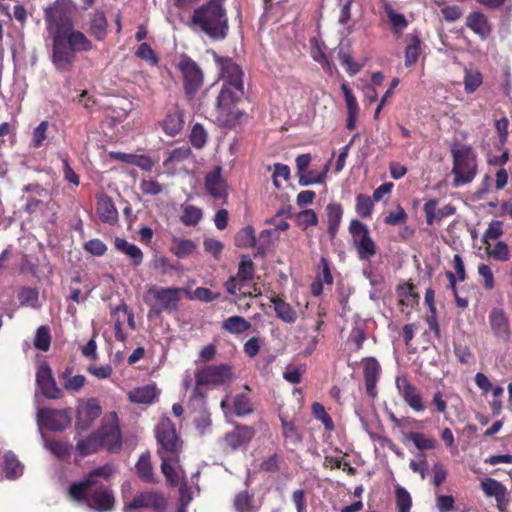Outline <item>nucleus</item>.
I'll return each instance as SVG.
<instances>
[{"instance_id": "f257e3e1", "label": "nucleus", "mask_w": 512, "mask_h": 512, "mask_svg": "<svg viewBox=\"0 0 512 512\" xmlns=\"http://www.w3.org/2000/svg\"><path fill=\"white\" fill-rule=\"evenodd\" d=\"M44 20L52 40L51 61L56 70L71 69L77 52L92 50L93 44L80 30L75 29L70 1L57 0L44 10Z\"/></svg>"}, {"instance_id": "f03ea898", "label": "nucleus", "mask_w": 512, "mask_h": 512, "mask_svg": "<svg viewBox=\"0 0 512 512\" xmlns=\"http://www.w3.org/2000/svg\"><path fill=\"white\" fill-rule=\"evenodd\" d=\"M111 474L112 468L108 465L93 470L83 481L70 486V497L95 511L111 510L114 497L108 487L98 480L99 477L107 478Z\"/></svg>"}, {"instance_id": "7ed1b4c3", "label": "nucleus", "mask_w": 512, "mask_h": 512, "mask_svg": "<svg viewBox=\"0 0 512 512\" xmlns=\"http://www.w3.org/2000/svg\"><path fill=\"white\" fill-rule=\"evenodd\" d=\"M187 26L212 40H224L229 30L225 0H209L195 8Z\"/></svg>"}, {"instance_id": "20e7f679", "label": "nucleus", "mask_w": 512, "mask_h": 512, "mask_svg": "<svg viewBox=\"0 0 512 512\" xmlns=\"http://www.w3.org/2000/svg\"><path fill=\"white\" fill-rule=\"evenodd\" d=\"M156 439L161 457V470L171 485H178L183 479V471L176 467L179 459L180 442L174 424L169 418H162L156 426Z\"/></svg>"}, {"instance_id": "39448f33", "label": "nucleus", "mask_w": 512, "mask_h": 512, "mask_svg": "<svg viewBox=\"0 0 512 512\" xmlns=\"http://www.w3.org/2000/svg\"><path fill=\"white\" fill-rule=\"evenodd\" d=\"M220 68L219 79L222 87L216 101L218 112L232 113L234 105L244 95L243 71L238 64L230 58H218Z\"/></svg>"}, {"instance_id": "423d86ee", "label": "nucleus", "mask_w": 512, "mask_h": 512, "mask_svg": "<svg viewBox=\"0 0 512 512\" xmlns=\"http://www.w3.org/2000/svg\"><path fill=\"white\" fill-rule=\"evenodd\" d=\"M451 154L453 187L459 188L472 182L477 174L476 154L473 149L470 146L455 143L451 146Z\"/></svg>"}, {"instance_id": "0eeeda50", "label": "nucleus", "mask_w": 512, "mask_h": 512, "mask_svg": "<svg viewBox=\"0 0 512 512\" xmlns=\"http://www.w3.org/2000/svg\"><path fill=\"white\" fill-rule=\"evenodd\" d=\"M196 387L191 401L199 407L204 404V396L200 387L204 385H222L231 380L232 372L228 365L208 366L196 373Z\"/></svg>"}, {"instance_id": "6e6552de", "label": "nucleus", "mask_w": 512, "mask_h": 512, "mask_svg": "<svg viewBox=\"0 0 512 512\" xmlns=\"http://www.w3.org/2000/svg\"><path fill=\"white\" fill-rule=\"evenodd\" d=\"M176 67L182 75L185 94L189 98H193L198 93L204 82V73L202 69L186 54H181L178 57Z\"/></svg>"}, {"instance_id": "1a4fd4ad", "label": "nucleus", "mask_w": 512, "mask_h": 512, "mask_svg": "<svg viewBox=\"0 0 512 512\" xmlns=\"http://www.w3.org/2000/svg\"><path fill=\"white\" fill-rule=\"evenodd\" d=\"M21 201L24 202V210L33 214L42 211L50 203L51 194L41 185L30 183L22 188Z\"/></svg>"}, {"instance_id": "9d476101", "label": "nucleus", "mask_w": 512, "mask_h": 512, "mask_svg": "<svg viewBox=\"0 0 512 512\" xmlns=\"http://www.w3.org/2000/svg\"><path fill=\"white\" fill-rule=\"evenodd\" d=\"M182 292L183 289L181 288H150L148 294L157 301V305L151 309L150 313L155 312L158 314L162 310L169 313L176 311Z\"/></svg>"}, {"instance_id": "9b49d317", "label": "nucleus", "mask_w": 512, "mask_h": 512, "mask_svg": "<svg viewBox=\"0 0 512 512\" xmlns=\"http://www.w3.org/2000/svg\"><path fill=\"white\" fill-rule=\"evenodd\" d=\"M37 422L40 427L51 431H62L70 425L69 415L62 410L41 408L37 412Z\"/></svg>"}, {"instance_id": "f8f14e48", "label": "nucleus", "mask_w": 512, "mask_h": 512, "mask_svg": "<svg viewBox=\"0 0 512 512\" xmlns=\"http://www.w3.org/2000/svg\"><path fill=\"white\" fill-rule=\"evenodd\" d=\"M98 434L102 442V446L110 451H116L121 446V434L117 426L116 413H110L104 418L103 425L99 429Z\"/></svg>"}, {"instance_id": "ddd939ff", "label": "nucleus", "mask_w": 512, "mask_h": 512, "mask_svg": "<svg viewBox=\"0 0 512 512\" xmlns=\"http://www.w3.org/2000/svg\"><path fill=\"white\" fill-rule=\"evenodd\" d=\"M205 189L215 200L225 203L228 197V184L222 176V167L216 166L205 176Z\"/></svg>"}, {"instance_id": "4468645a", "label": "nucleus", "mask_w": 512, "mask_h": 512, "mask_svg": "<svg viewBox=\"0 0 512 512\" xmlns=\"http://www.w3.org/2000/svg\"><path fill=\"white\" fill-rule=\"evenodd\" d=\"M151 508L155 512H163L166 508L165 498L156 492H142L136 495L133 500L125 506L126 512H133L136 509Z\"/></svg>"}, {"instance_id": "2eb2a0df", "label": "nucleus", "mask_w": 512, "mask_h": 512, "mask_svg": "<svg viewBox=\"0 0 512 512\" xmlns=\"http://www.w3.org/2000/svg\"><path fill=\"white\" fill-rule=\"evenodd\" d=\"M102 413V409L98 401L94 398L79 401L77 407V428L86 430L91 423L96 420Z\"/></svg>"}, {"instance_id": "dca6fc26", "label": "nucleus", "mask_w": 512, "mask_h": 512, "mask_svg": "<svg viewBox=\"0 0 512 512\" xmlns=\"http://www.w3.org/2000/svg\"><path fill=\"white\" fill-rule=\"evenodd\" d=\"M396 387L406 404L411 409L416 412H422L425 410V405L420 392L406 378L397 377Z\"/></svg>"}, {"instance_id": "f3484780", "label": "nucleus", "mask_w": 512, "mask_h": 512, "mask_svg": "<svg viewBox=\"0 0 512 512\" xmlns=\"http://www.w3.org/2000/svg\"><path fill=\"white\" fill-rule=\"evenodd\" d=\"M36 382L42 394L50 399H58L61 390L57 387L52 371L46 363L39 365L36 372Z\"/></svg>"}, {"instance_id": "a211bd4d", "label": "nucleus", "mask_w": 512, "mask_h": 512, "mask_svg": "<svg viewBox=\"0 0 512 512\" xmlns=\"http://www.w3.org/2000/svg\"><path fill=\"white\" fill-rule=\"evenodd\" d=\"M255 435L252 426L237 424L235 429L225 435L226 444L233 450L247 445Z\"/></svg>"}, {"instance_id": "6ab92c4d", "label": "nucleus", "mask_w": 512, "mask_h": 512, "mask_svg": "<svg viewBox=\"0 0 512 512\" xmlns=\"http://www.w3.org/2000/svg\"><path fill=\"white\" fill-rule=\"evenodd\" d=\"M363 372L367 394L374 398L377 395L376 384L380 374V365L375 358H367L363 361Z\"/></svg>"}, {"instance_id": "aec40b11", "label": "nucleus", "mask_w": 512, "mask_h": 512, "mask_svg": "<svg viewBox=\"0 0 512 512\" xmlns=\"http://www.w3.org/2000/svg\"><path fill=\"white\" fill-rule=\"evenodd\" d=\"M489 323L494 334L507 341L510 337L509 321L505 312L500 308H494L489 314Z\"/></svg>"}, {"instance_id": "412c9836", "label": "nucleus", "mask_w": 512, "mask_h": 512, "mask_svg": "<svg viewBox=\"0 0 512 512\" xmlns=\"http://www.w3.org/2000/svg\"><path fill=\"white\" fill-rule=\"evenodd\" d=\"M115 248L125 254L134 266H138L143 261V253L141 249L133 243L122 238H116L114 241Z\"/></svg>"}, {"instance_id": "4be33fe9", "label": "nucleus", "mask_w": 512, "mask_h": 512, "mask_svg": "<svg viewBox=\"0 0 512 512\" xmlns=\"http://www.w3.org/2000/svg\"><path fill=\"white\" fill-rule=\"evenodd\" d=\"M341 90L344 94L345 103L347 107V126L346 128H354L356 125V119L359 112V107L355 96L353 95L348 84L343 83Z\"/></svg>"}, {"instance_id": "5701e85b", "label": "nucleus", "mask_w": 512, "mask_h": 512, "mask_svg": "<svg viewBox=\"0 0 512 512\" xmlns=\"http://www.w3.org/2000/svg\"><path fill=\"white\" fill-rule=\"evenodd\" d=\"M108 22L104 12L95 11L90 15L89 32L97 40H104L107 35Z\"/></svg>"}, {"instance_id": "b1692460", "label": "nucleus", "mask_w": 512, "mask_h": 512, "mask_svg": "<svg viewBox=\"0 0 512 512\" xmlns=\"http://www.w3.org/2000/svg\"><path fill=\"white\" fill-rule=\"evenodd\" d=\"M158 395L154 384L145 385L131 390L128 394L129 400L133 403L150 404Z\"/></svg>"}, {"instance_id": "393cba45", "label": "nucleus", "mask_w": 512, "mask_h": 512, "mask_svg": "<svg viewBox=\"0 0 512 512\" xmlns=\"http://www.w3.org/2000/svg\"><path fill=\"white\" fill-rule=\"evenodd\" d=\"M96 212L102 222L113 223L117 219V210L112 200L107 196H101L98 199Z\"/></svg>"}, {"instance_id": "a878e982", "label": "nucleus", "mask_w": 512, "mask_h": 512, "mask_svg": "<svg viewBox=\"0 0 512 512\" xmlns=\"http://www.w3.org/2000/svg\"><path fill=\"white\" fill-rule=\"evenodd\" d=\"M326 213L328 220V233L330 234L331 238H334L341 223L343 210L340 204L330 203L326 207Z\"/></svg>"}, {"instance_id": "bb28decb", "label": "nucleus", "mask_w": 512, "mask_h": 512, "mask_svg": "<svg viewBox=\"0 0 512 512\" xmlns=\"http://www.w3.org/2000/svg\"><path fill=\"white\" fill-rule=\"evenodd\" d=\"M244 392L233 398V410L238 417L249 415L253 412L252 402L249 398V387H244Z\"/></svg>"}, {"instance_id": "cd10ccee", "label": "nucleus", "mask_w": 512, "mask_h": 512, "mask_svg": "<svg viewBox=\"0 0 512 512\" xmlns=\"http://www.w3.org/2000/svg\"><path fill=\"white\" fill-rule=\"evenodd\" d=\"M467 26L483 38L487 37L491 31L487 18L479 12H474L468 16Z\"/></svg>"}, {"instance_id": "c85d7f7f", "label": "nucleus", "mask_w": 512, "mask_h": 512, "mask_svg": "<svg viewBox=\"0 0 512 512\" xmlns=\"http://www.w3.org/2000/svg\"><path fill=\"white\" fill-rule=\"evenodd\" d=\"M98 431L86 437L85 439H78L76 449L81 456H86L98 451L102 447Z\"/></svg>"}, {"instance_id": "c756f323", "label": "nucleus", "mask_w": 512, "mask_h": 512, "mask_svg": "<svg viewBox=\"0 0 512 512\" xmlns=\"http://www.w3.org/2000/svg\"><path fill=\"white\" fill-rule=\"evenodd\" d=\"M483 77L480 71L473 67H465L464 69V89L466 93L475 92L482 84Z\"/></svg>"}, {"instance_id": "7c9ffc66", "label": "nucleus", "mask_w": 512, "mask_h": 512, "mask_svg": "<svg viewBox=\"0 0 512 512\" xmlns=\"http://www.w3.org/2000/svg\"><path fill=\"white\" fill-rule=\"evenodd\" d=\"M196 248V243L190 239L173 238L170 250L178 258H185L191 255Z\"/></svg>"}, {"instance_id": "2f4dec72", "label": "nucleus", "mask_w": 512, "mask_h": 512, "mask_svg": "<svg viewBox=\"0 0 512 512\" xmlns=\"http://www.w3.org/2000/svg\"><path fill=\"white\" fill-rule=\"evenodd\" d=\"M349 233L352 236L353 244L355 247L371 239L367 225L357 219H354L350 222Z\"/></svg>"}, {"instance_id": "473e14b6", "label": "nucleus", "mask_w": 512, "mask_h": 512, "mask_svg": "<svg viewBox=\"0 0 512 512\" xmlns=\"http://www.w3.org/2000/svg\"><path fill=\"white\" fill-rule=\"evenodd\" d=\"M274 310L278 318L286 323H294L297 319L296 311L278 297L272 299Z\"/></svg>"}, {"instance_id": "72a5a7b5", "label": "nucleus", "mask_w": 512, "mask_h": 512, "mask_svg": "<svg viewBox=\"0 0 512 512\" xmlns=\"http://www.w3.org/2000/svg\"><path fill=\"white\" fill-rule=\"evenodd\" d=\"M330 161L324 166L321 172L316 171H305L298 175L299 184L301 186H310L313 184H322L326 180L327 173L329 171Z\"/></svg>"}, {"instance_id": "f704fd0d", "label": "nucleus", "mask_w": 512, "mask_h": 512, "mask_svg": "<svg viewBox=\"0 0 512 512\" xmlns=\"http://www.w3.org/2000/svg\"><path fill=\"white\" fill-rule=\"evenodd\" d=\"M4 473L8 479H16L23 474V466L12 452L4 455Z\"/></svg>"}, {"instance_id": "c9c22d12", "label": "nucleus", "mask_w": 512, "mask_h": 512, "mask_svg": "<svg viewBox=\"0 0 512 512\" xmlns=\"http://www.w3.org/2000/svg\"><path fill=\"white\" fill-rule=\"evenodd\" d=\"M136 470L138 476L145 482L154 483L155 478L152 470V466L150 463V455L149 453H144L140 456L137 464Z\"/></svg>"}, {"instance_id": "e433bc0d", "label": "nucleus", "mask_w": 512, "mask_h": 512, "mask_svg": "<svg viewBox=\"0 0 512 512\" xmlns=\"http://www.w3.org/2000/svg\"><path fill=\"white\" fill-rule=\"evenodd\" d=\"M481 489L487 497H499L508 494L506 487L493 478H487L481 482Z\"/></svg>"}, {"instance_id": "4c0bfd02", "label": "nucleus", "mask_w": 512, "mask_h": 512, "mask_svg": "<svg viewBox=\"0 0 512 512\" xmlns=\"http://www.w3.org/2000/svg\"><path fill=\"white\" fill-rule=\"evenodd\" d=\"M250 323L241 316H232L223 322V328L232 333L239 334L250 328Z\"/></svg>"}, {"instance_id": "58836bf2", "label": "nucleus", "mask_w": 512, "mask_h": 512, "mask_svg": "<svg viewBox=\"0 0 512 512\" xmlns=\"http://www.w3.org/2000/svg\"><path fill=\"white\" fill-rule=\"evenodd\" d=\"M237 279L241 285H244L248 281H251L254 277V263L248 256L241 258L239 269L237 273Z\"/></svg>"}, {"instance_id": "ea45409f", "label": "nucleus", "mask_w": 512, "mask_h": 512, "mask_svg": "<svg viewBox=\"0 0 512 512\" xmlns=\"http://www.w3.org/2000/svg\"><path fill=\"white\" fill-rule=\"evenodd\" d=\"M184 123L182 110L178 106H172L163 120V128H180Z\"/></svg>"}, {"instance_id": "a19ab883", "label": "nucleus", "mask_w": 512, "mask_h": 512, "mask_svg": "<svg viewBox=\"0 0 512 512\" xmlns=\"http://www.w3.org/2000/svg\"><path fill=\"white\" fill-rule=\"evenodd\" d=\"M407 439L412 441L418 450H432L436 448V440L423 433L411 432L407 434Z\"/></svg>"}, {"instance_id": "79ce46f5", "label": "nucleus", "mask_w": 512, "mask_h": 512, "mask_svg": "<svg viewBox=\"0 0 512 512\" xmlns=\"http://www.w3.org/2000/svg\"><path fill=\"white\" fill-rule=\"evenodd\" d=\"M354 0H338V6L340 8L339 23L344 26L346 35L352 33V28L348 25L351 20V4Z\"/></svg>"}, {"instance_id": "37998d69", "label": "nucleus", "mask_w": 512, "mask_h": 512, "mask_svg": "<svg viewBox=\"0 0 512 512\" xmlns=\"http://www.w3.org/2000/svg\"><path fill=\"white\" fill-rule=\"evenodd\" d=\"M202 218V210L193 205H186L183 207V214L181 216V221L186 226H194L198 224V222Z\"/></svg>"}, {"instance_id": "c03bdc74", "label": "nucleus", "mask_w": 512, "mask_h": 512, "mask_svg": "<svg viewBox=\"0 0 512 512\" xmlns=\"http://www.w3.org/2000/svg\"><path fill=\"white\" fill-rule=\"evenodd\" d=\"M280 420L282 423L283 436L285 441L292 445L298 444L301 441V437L295 427L294 422L288 421L282 416H280Z\"/></svg>"}, {"instance_id": "a18cd8bd", "label": "nucleus", "mask_w": 512, "mask_h": 512, "mask_svg": "<svg viewBox=\"0 0 512 512\" xmlns=\"http://www.w3.org/2000/svg\"><path fill=\"white\" fill-rule=\"evenodd\" d=\"M374 202L375 201L373 200V198L363 194H359L356 197L355 206L357 214L362 218L369 217L372 213Z\"/></svg>"}, {"instance_id": "49530a36", "label": "nucleus", "mask_w": 512, "mask_h": 512, "mask_svg": "<svg viewBox=\"0 0 512 512\" xmlns=\"http://www.w3.org/2000/svg\"><path fill=\"white\" fill-rule=\"evenodd\" d=\"M62 377L65 380L63 386L65 390L69 392L79 391L84 386L86 381L83 375L70 376V372L68 370L62 374Z\"/></svg>"}, {"instance_id": "de8ad7c7", "label": "nucleus", "mask_w": 512, "mask_h": 512, "mask_svg": "<svg viewBox=\"0 0 512 512\" xmlns=\"http://www.w3.org/2000/svg\"><path fill=\"white\" fill-rule=\"evenodd\" d=\"M358 258L362 261H369L377 253V246L374 240L371 238L366 242L356 246Z\"/></svg>"}, {"instance_id": "09e8293b", "label": "nucleus", "mask_w": 512, "mask_h": 512, "mask_svg": "<svg viewBox=\"0 0 512 512\" xmlns=\"http://www.w3.org/2000/svg\"><path fill=\"white\" fill-rule=\"evenodd\" d=\"M39 293L36 289L33 288H24L19 293V301L21 305L28 306L32 308H37L40 306L38 302Z\"/></svg>"}, {"instance_id": "8fccbe9b", "label": "nucleus", "mask_w": 512, "mask_h": 512, "mask_svg": "<svg viewBox=\"0 0 512 512\" xmlns=\"http://www.w3.org/2000/svg\"><path fill=\"white\" fill-rule=\"evenodd\" d=\"M503 234V223L498 220H493L489 223L488 228L483 234L482 241L484 244L489 245V240H495Z\"/></svg>"}, {"instance_id": "3c124183", "label": "nucleus", "mask_w": 512, "mask_h": 512, "mask_svg": "<svg viewBox=\"0 0 512 512\" xmlns=\"http://www.w3.org/2000/svg\"><path fill=\"white\" fill-rule=\"evenodd\" d=\"M255 242V233L252 227L243 228L235 239V243L238 247H253Z\"/></svg>"}, {"instance_id": "603ef678", "label": "nucleus", "mask_w": 512, "mask_h": 512, "mask_svg": "<svg viewBox=\"0 0 512 512\" xmlns=\"http://www.w3.org/2000/svg\"><path fill=\"white\" fill-rule=\"evenodd\" d=\"M420 41L417 37H412L405 50V65L412 66L416 63L419 56Z\"/></svg>"}, {"instance_id": "864d4df0", "label": "nucleus", "mask_w": 512, "mask_h": 512, "mask_svg": "<svg viewBox=\"0 0 512 512\" xmlns=\"http://www.w3.org/2000/svg\"><path fill=\"white\" fill-rule=\"evenodd\" d=\"M312 412L314 417L321 421L328 431H332L334 429L333 421L322 404L318 402L313 403Z\"/></svg>"}, {"instance_id": "5fc2aeb1", "label": "nucleus", "mask_w": 512, "mask_h": 512, "mask_svg": "<svg viewBox=\"0 0 512 512\" xmlns=\"http://www.w3.org/2000/svg\"><path fill=\"white\" fill-rule=\"evenodd\" d=\"M396 504L398 512H409L412 506V499L409 492L403 487L396 489Z\"/></svg>"}, {"instance_id": "6e6d98bb", "label": "nucleus", "mask_w": 512, "mask_h": 512, "mask_svg": "<svg viewBox=\"0 0 512 512\" xmlns=\"http://www.w3.org/2000/svg\"><path fill=\"white\" fill-rule=\"evenodd\" d=\"M51 337L49 329L45 326H41L37 329L34 345L37 349L47 351L50 347Z\"/></svg>"}, {"instance_id": "4d7b16f0", "label": "nucleus", "mask_w": 512, "mask_h": 512, "mask_svg": "<svg viewBox=\"0 0 512 512\" xmlns=\"http://www.w3.org/2000/svg\"><path fill=\"white\" fill-rule=\"evenodd\" d=\"M297 224L303 230L307 229L310 226H315L318 223V217L316 213L312 209H307L300 212L297 217Z\"/></svg>"}, {"instance_id": "13d9d810", "label": "nucleus", "mask_w": 512, "mask_h": 512, "mask_svg": "<svg viewBox=\"0 0 512 512\" xmlns=\"http://www.w3.org/2000/svg\"><path fill=\"white\" fill-rule=\"evenodd\" d=\"M44 447L57 457H63L68 454V445L60 441H49L44 434H42Z\"/></svg>"}, {"instance_id": "bf43d9fd", "label": "nucleus", "mask_w": 512, "mask_h": 512, "mask_svg": "<svg viewBox=\"0 0 512 512\" xmlns=\"http://www.w3.org/2000/svg\"><path fill=\"white\" fill-rule=\"evenodd\" d=\"M490 256L498 261L506 262L510 259V250L508 245L503 241H498L489 251Z\"/></svg>"}, {"instance_id": "052dcab7", "label": "nucleus", "mask_w": 512, "mask_h": 512, "mask_svg": "<svg viewBox=\"0 0 512 512\" xmlns=\"http://www.w3.org/2000/svg\"><path fill=\"white\" fill-rule=\"evenodd\" d=\"M365 339L366 334L363 328L359 325H356L350 332L348 342L354 345L355 350H360Z\"/></svg>"}, {"instance_id": "680f3d73", "label": "nucleus", "mask_w": 512, "mask_h": 512, "mask_svg": "<svg viewBox=\"0 0 512 512\" xmlns=\"http://www.w3.org/2000/svg\"><path fill=\"white\" fill-rule=\"evenodd\" d=\"M407 214L404 209L398 205L394 211H391L384 219V222L388 225H398L406 222Z\"/></svg>"}, {"instance_id": "e2e57ef3", "label": "nucleus", "mask_w": 512, "mask_h": 512, "mask_svg": "<svg viewBox=\"0 0 512 512\" xmlns=\"http://www.w3.org/2000/svg\"><path fill=\"white\" fill-rule=\"evenodd\" d=\"M289 176L290 169L287 165L280 163L274 165L273 183L276 188L281 187L280 178L286 181L289 179Z\"/></svg>"}, {"instance_id": "0e129e2a", "label": "nucleus", "mask_w": 512, "mask_h": 512, "mask_svg": "<svg viewBox=\"0 0 512 512\" xmlns=\"http://www.w3.org/2000/svg\"><path fill=\"white\" fill-rule=\"evenodd\" d=\"M140 189L146 195H158L162 192V186L153 179H143L140 183Z\"/></svg>"}, {"instance_id": "69168bd1", "label": "nucleus", "mask_w": 512, "mask_h": 512, "mask_svg": "<svg viewBox=\"0 0 512 512\" xmlns=\"http://www.w3.org/2000/svg\"><path fill=\"white\" fill-rule=\"evenodd\" d=\"M478 274L482 277L484 287L488 290L494 288V275L491 268L486 264H481L478 267Z\"/></svg>"}, {"instance_id": "338daca9", "label": "nucleus", "mask_w": 512, "mask_h": 512, "mask_svg": "<svg viewBox=\"0 0 512 512\" xmlns=\"http://www.w3.org/2000/svg\"><path fill=\"white\" fill-rule=\"evenodd\" d=\"M84 248L94 256H102L107 250L106 245L100 239H92L86 242Z\"/></svg>"}, {"instance_id": "774afa93", "label": "nucleus", "mask_w": 512, "mask_h": 512, "mask_svg": "<svg viewBox=\"0 0 512 512\" xmlns=\"http://www.w3.org/2000/svg\"><path fill=\"white\" fill-rule=\"evenodd\" d=\"M251 496L247 492L236 495L234 505L238 512H249Z\"/></svg>"}]
</instances>
